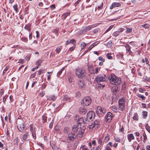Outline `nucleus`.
Here are the masks:
<instances>
[{
	"label": "nucleus",
	"instance_id": "1",
	"mask_svg": "<svg viewBox=\"0 0 150 150\" xmlns=\"http://www.w3.org/2000/svg\"><path fill=\"white\" fill-rule=\"evenodd\" d=\"M109 80L111 83L114 84L115 85L117 86L120 84L121 83V79L120 78L116 77L114 74H111L109 77Z\"/></svg>",
	"mask_w": 150,
	"mask_h": 150
},
{
	"label": "nucleus",
	"instance_id": "2",
	"mask_svg": "<svg viewBox=\"0 0 150 150\" xmlns=\"http://www.w3.org/2000/svg\"><path fill=\"white\" fill-rule=\"evenodd\" d=\"M76 74L79 78L82 79L85 76L86 72L83 69L78 68L76 69Z\"/></svg>",
	"mask_w": 150,
	"mask_h": 150
},
{
	"label": "nucleus",
	"instance_id": "3",
	"mask_svg": "<svg viewBox=\"0 0 150 150\" xmlns=\"http://www.w3.org/2000/svg\"><path fill=\"white\" fill-rule=\"evenodd\" d=\"M91 102V100L89 97H84L81 101V103L83 106H88L90 105Z\"/></svg>",
	"mask_w": 150,
	"mask_h": 150
},
{
	"label": "nucleus",
	"instance_id": "4",
	"mask_svg": "<svg viewBox=\"0 0 150 150\" xmlns=\"http://www.w3.org/2000/svg\"><path fill=\"white\" fill-rule=\"evenodd\" d=\"M95 79L97 83H98L106 81L107 77L104 74H99L95 78Z\"/></svg>",
	"mask_w": 150,
	"mask_h": 150
},
{
	"label": "nucleus",
	"instance_id": "5",
	"mask_svg": "<svg viewBox=\"0 0 150 150\" xmlns=\"http://www.w3.org/2000/svg\"><path fill=\"white\" fill-rule=\"evenodd\" d=\"M100 120H96L94 121L91 125H90L88 127L90 129H93L94 128L95 129H97L100 127Z\"/></svg>",
	"mask_w": 150,
	"mask_h": 150
},
{
	"label": "nucleus",
	"instance_id": "6",
	"mask_svg": "<svg viewBox=\"0 0 150 150\" xmlns=\"http://www.w3.org/2000/svg\"><path fill=\"white\" fill-rule=\"evenodd\" d=\"M95 114L94 112L92 111H89L87 114V121H89L90 120H93V119L94 118Z\"/></svg>",
	"mask_w": 150,
	"mask_h": 150
},
{
	"label": "nucleus",
	"instance_id": "7",
	"mask_svg": "<svg viewBox=\"0 0 150 150\" xmlns=\"http://www.w3.org/2000/svg\"><path fill=\"white\" fill-rule=\"evenodd\" d=\"M125 99L122 98L121 99L119 100L118 101L119 108L122 111L125 109Z\"/></svg>",
	"mask_w": 150,
	"mask_h": 150
},
{
	"label": "nucleus",
	"instance_id": "8",
	"mask_svg": "<svg viewBox=\"0 0 150 150\" xmlns=\"http://www.w3.org/2000/svg\"><path fill=\"white\" fill-rule=\"evenodd\" d=\"M113 117V115L110 112H108L105 116V118L106 121L109 122L111 121Z\"/></svg>",
	"mask_w": 150,
	"mask_h": 150
},
{
	"label": "nucleus",
	"instance_id": "9",
	"mask_svg": "<svg viewBox=\"0 0 150 150\" xmlns=\"http://www.w3.org/2000/svg\"><path fill=\"white\" fill-rule=\"evenodd\" d=\"M97 24H94L86 26L85 28L82 30V32L83 33H86L90 30L92 28H94L97 26Z\"/></svg>",
	"mask_w": 150,
	"mask_h": 150
},
{
	"label": "nucleus",
	"instance_id": "10",
	"mask_svg": "<svg viewBox=\"0 0 150 150\" xmlns=\"http://www.w3.org/2000/svg\"><path fill=\"white\" fill-rule=\"evenodd\" d=\"M30 130L32 134V136L33 137L34 139H35L36 138V130L35 127L33 126H30Z\"/></svg>",
	"mask_w": 150,
	"mask_h": 150
},
{
	"label": "nucleus",
	"instance_id": "11",
	"mask_svg": "<svg viewBox=\"0 0 150 150\" xmlns=\"http://www.w3.org/2000/svg\"><path fill=\"white\" fill-rule=\"evenodd\" d=\"M106 112L105 109L100 106H97L96 112L100 114H103Z\"/></svg>",
	"mask_w": 150,
	"mask_h": 150
},
{
	"label": "nucleus",
	"instance_id": "12",
	"mask_svg": "<svg viewBox=\"0 0 150 150\" xmlns=\"http://www.w3.org/2000/svg\"><path fill=\"white\" fill-rule=\"evenodd\" d=\"M17 128H18L20 131L22 132L23 131L26 129V128L25 125H24L23 122L21 124H18Z\"/></svg>",
	"mask_w": 150,
	"mask_h": 150
},
{
	"label": "nucleus",
	"instance_id": "13",
	"mask_svg": "<svg viewBox=\"0 0 150 150\" xmlns=\"http://www.w3.org/2000/svg\"><path fill=\"white\" fill-rule=\"evenodd\" d=\"M77 135L75 134H73L71 133L69 134L67 137V139L70 141H73L74 140V139L76 137Z\"/></svg>",
	"mask_w": 150,
	"mask_h": 150
},
{
	"label": "nucleus",
	"instance_id": "14",
	"mask_svg": "<svg viewBox=\"0 0 150 150\" xmlns=\"http://www.w3.org/2000/svg\"><path fill=\"white\" fill-rule=\"evenodd\" d=\"M87 121L86 118H81L79 119L77 121V124H81L82 123L85 124L86 123V122Z\"/></svg>",
	"mask_w": 150,
	"mask_h": 150
},
{
	"label": "nucleus",
	"instance_id": "15",
	"mask_svg": "<svg viewBox=\"0 0 150 150\" xmlns=\"http://www.w3.org/2000/svg\"><path fill=\"white\" fill-rule=\"evenodd\" d=\"M88 69L89 72L91 74H95L94 69V67L91 64H88L87 65Z\"/></svg>",
	"mask_w": 150,
	"mask_h": 150
},
{
	"label": "nucleus",
	"instance_id": "16",
	"mask_svg": "<svg viewBox=\"0 0 150 150\" xmlns=\"http://www.w3.org/2000/svg\"><path fill=\"white\" fill-rule=\"evenodd\" d=\"M121 6V4L120 3L118 2H113V3L111 5L110 7V9H112L116 7H119Z\"/></svg>",
	"mask_w": 150,
	"mask_h": 150
},
{
	"label": "nucleus",
	"instance_id": "17",
	"mask_svg": "<svg viewBox=\"0 0 150 150\" xmlns=\"http://www.w3.org/2000/svg\"><path fill=\"white\" fill-rule=\"evenodd\" d=\"M79 113L82 115L85 114L87 112V110L86 109L84 108H80L79 110Z\"/></svg>",
	"mask_w": 150,
	"mask_h": 150
},
{
	"label": "nucleus",
	"instance_id": "18",
	"mask_svg": "<svg viewBox=\"0 0 150 150\" xmlns=\"http://www.w3.org/2000/svg\"><path fill=\"white\" fill-rule=\"evenodd\" d=\"M119 88V87L117 86L114 85L112 87V90L114 94H116L117 91L118 90Z\"/></svg>",
	"mask_w": 150,
	"mask_h": 150
},
{
	"label": "nucleus",
	"instance_id": "19",
	"mask_svg": "<svg viewBox=\"0 0 150 150\" xmlns=\"http://www.w3.org/2000/svg\"><path fill=\"white\" fill-rule=\"evenodd\" d=\"M84 130V129H80L78 133V136L79 137L81 138L83 136V132Z\"/></svg>",
	"mask_w": 150,
	"mask_h": 150
},
{
	"label": "nucleus",
	"instance_id": "20",
	"mask_svg": "<svg viewBox=\"0 0 150 150\" xmlns=\"http://www.w3.org/2000/svg\"><path fill=\"white\" fill-rule=\"evenodd\" d=\"M57 97L55 96L54 95H50L49 96L48 98L47 99V100H49V101H54L55 100L56 98Z\"/></svg>",
	"mask_w": 150,
	"mask_h": 150
},
{
	"label": "nucleus",
	"instance_id": "21",
	"mask_svg": "<svg viewBox=\"0 0 150 150\" xmlns=\"http://www.w3.org/2000/svg\"><path fill=\"white\" fill-rule=\"evenodd\" d=\"M125 47L126 48L127 52L129 53V54H130L132 52L130 50L131 48L130 46L128 44H126Z\"/></svg>",
	"mask_w": 150,
	"mask_h": 150
},
{
	"label": "nucleus",
	"instance_id": "22",
	"mask_svg": "<svg viewBox=\"0 0 150 150\" xmlns=\"http://www.w3.org/2000/svg\"><path fill=\"white\" fill-rule=\"evenodd\" d=\"M134 137L132 134H130L128 135V139L129 142H131L132 140L134 139Z\"/></svg>",
	"mask_w": 150,
	"mask_h": 150
},
{
	"label": "nucleus",
	"instance_id": "23",
	"mask_svg": "<svg viewBox=\"0 0 150 150\" xmlns=\"http://www.w3.org/2000/svg\"><path fill=\"white\" fill-rule=\"evenodd\" d=\"M70 14V12H67L64 13L62 16V18L63 20H65L66 18Z\"/></svg>",
	"mask_w": 150,
	"mask_h": 150
},
{
	"label": "nucleus",
	"instance_id": "24",
	"mask_svg": "<svg viewBox=\"0 0 150 150\" xmlns=\"http://www.w3.org/2000/svg\"><path fill=\"white\" fill-rule=\"evenodd\" d=\"M78 126L79 125H75L74 126L72 127V131L74 132H76L78 130Z\"/></svg>",
	"mask_w": 150,
	"mask_h": 150
},
{
	"label": "nucleus",
	"instance_id": "25",
	"mask_svg": "<svg viewBox=\"0 0 150 150\" xmlns=\"http://www.w3.org/2000/svg\"><path fill=\"white\" fill-rule=\"evenodd\" d=\"M70 100V98L67 96H64L63 98V100L64 101L69 102Z\"/></svg>",
	"mask_w": 150,
	"mask_h": 150
},
{
	"label": "nucleus",
	"instance_id": "26",
	"mask_svg": "<svg viewBox=\"0 0 150 150\" xmlns=\"http://www.w3.org/2000/svg\"><path fill=\"white\" fill-rule=\"evenodd\" d=\"M31 25L30 24H28V25H26L25 27V29L28 30V31H30L31 30Z\"/></svg>",
	"mask_w": 150,
	"mask_h": 150
},
{
	"label": "nucleus",
	"instance_id": "27",
	"mask_svg": "<svg viewBox=\"0 0 150 150\" xmlns=\"http://www.w3.org/2000/svg\"><path fill=\"white\" fill-rule=\"evenodd\" d=\"M142 115L143 118L144 119L146 118L147 115V112L145 111H143L142 112Z\"/></svg>",
	"mask_w": 150,
	"mask_h": 150
},
{
	"label": "nucleus",
	"instance_id": "28",
	"mask_svg": "<svg viewBox=\"0 0 150 150\" xmlns=\"http://www.w3.org/2000/svg\"><path fill=\"white\" fill-rule=\"evenodd\" d=\"M138 116L137 113H135L134 114V116L133 117V119L134 120H138Z\"/></svg>",
	"mask_w": 150,
	"mask_h": 150
},
{
	"label": "nucleus",
	"instance_id": "29",
	"mask_svg": "<svg viewBox=\"0 0 150 150\" xmlns=\"http://www.w3.org/2000/svg\"><path fill=\"white\" fill-rule=\"evenodd\" d=\"M112 45V41L111 40H110L106 44V46L107 47H110Z\"/></svg>",
	"mask_w": 150,
	"mask_h": 150
},
{
	"label": "nucleus",
	"instance_id": "30",
	"mask_svg": "<svg viewBox=\"0 0 150 150\" xmlns=\"http://www.w3.org/2000/svg\"><path fill=\"white\" fill-rule=\"evenodd\" d=\"M69 131V129L68 127H65L64 129V132L65 134H67Z\"/></svg>",
	"mask_w": 150,
	"mask_h": 150
},
{
	"label": "nucleus",
	"instance_id": "31",
	"mask_svg": "<svg viewBox=\"0 0 150 150\" xmlns=\"http://www.w3.org/2000/svg\"><path fill=\"white\" fill-rule=\"evenodd\" d=\"M62 49V47H57L55 51L57 53H59L60 52Z\"/></svg>",
	"mask_w": 150,
	"mask_h": 150
},
{
	"label": "nucleus",
	"instance_id": "32",
	"mask_svg": "<svg viewBox=\"0 0 150 150\" xmlns=\"http://www.w3.org/2000/svg\"><path fill=\"white\" fill-rule=\"evenodd\" d=\"M98 140L99 145H100V146H101L102 144V139L100 137L98 139Z\"/></svg>",
	"mask_w": 150,
	"mask_h": 150
},
{
	"label": "nucleus",
	"instance_id": "33",
	"mask_svg": "<svg viewBox=\"0 0 150 150\" xmlns=\"http://www.w3.org/2000/svg\"><path fill=\"white\" fill-rule=\"evenodd\" d=\"M126 89V86L125 83L122 85V88L121 91L122 92L124 93L125 92Z\"/></svg>",
	"mask_w": 150,
	"mask_h": 150
},
{
	"label": "nucleus",
	"instance_id": "34",
	"mask_svg": "<svg viewBox=\"0 0 150 150\" xmlns=\"http://www.w3.org/2000/svg\"><path fill=\"white\" fill-rule=\"evenodd\" d=\"M14 144L16 145H18V137H16L13 140Z\"/></svg>",
	"mask_w": 150,
	"mask_h": 150
},
{
	"label": "nucleus",
	"instance_id": "35",
	"mask_svg": "<svg viewBox=\"0 0 150 150\" xmlns=\"http://www.w3.org/2000/svg\"><path fill=\"white\" fill-rule=\"evenodd\" d=\"M81 49H83L86 46V44L84 42H82L81 44Z\"/></svg>",
	"mask_w": 150,
	"mask_h": 150
},
{
	"label": "nucleus",
	"instance_id": "36",
	"mask_svg": "<svg viewBox=\"0 0 150 150\" xmlns=\"http://www.w3.org/2000/svg\"><path fill=\"white\" fill-rule=\"evenodd\" d=\"M137 96L141 98L142 100H144L145 99V98L144 96L142 95H141L140 94H138Z\"/></svg>",
	"mask_w": 150,
	"mask_h": 150
},
{
	"label": "nucleus",
	"instance_id": "37",
	"mask_svg": "<svg viewBox=\"0 0 150 150\" xmlns=\"http://www.w3.org/2000/svg\"><path fill=\"white\" fill-rule=\"evenodd\" d=\"M13 7L15 11L17 13L18 12V5L17 4L14 5L13 6Z\"/></svg>",
	"mask_w": 150,
	"mask_h": 150
},
{
	"label": "nucleus",
	"instance_id": "38",
	"mask_svg": "<svg viewBox=\"0 0 150 150\" xmlns=\"http://www.w3.org/2000/svg\"><path fill=\"white\" fill-rule=\"evenodd\" d=\"M52 147L53 150H61L57 147L55 146L54 145H53L52 146Z\"/></svg>",
	"mask_w": 150,
	"mask_h": 150
},
{
	"label": "nucleus",
	"instance_id": "39",
	"mask_svg": "<svg viewBox=\"0 0 150 150\" xmlns=\"http://www.w3.org/2000/svg\"><path fill=\"white\" fill-rule=\"evenodd\" d=\"M42 62V60L39 59L37 61L36 63V64L39 66L40 65V64Z\"/></svg>",
	"mask_w": 150,
	"mask_h": 150
},
{
	"label": "nucleus",
	"instance_id": "40",
	"mask_svg": "<svg viewBox=\"0 0 150 150\" xmlns=\"http://www.w3.org/2000/svg\"><path fill=\"white\" fill-rule=\"evenodd\" d=\"M47 117L45 115H43L42 116V120L43 122H45L47 121Z\"/></svg>",
	"mask_w": 150,
	"mask_h": 150
},
{
	"label": "nucleus",
	"instance_id": "41",
	"mask_svg": "<svg viewBox=\"0 0 150 150\" xmlns=\"http://www.w3.org/2000/svg\"><path fill=\"white\" fill-rule=\"evenodd\" d=\"M120 34V32L118 31H116L113 34V36L116 37L117 36H118Z\"/></svg>",
	"mask_w": 150,
	"mask_h": 150
},
{
	"label": "nucleus",
	"instance_id": "42",
	"mask_svg": "<svg viewBox=\"0 0 150 150\" xmlns=\"http://www.w3.org/2000/svg\"><path fill=\"white\" fill-rule=\"evenodd\" d=\"M64 70V68H62L59 71L57 74V76H59L62 73V71Z\"/></svg>",
	"mask_w": 150,
	"mask_h": 150
},
{
	"label": "nucleus",
	"instance_id": "43",
	"mask_svg": "<svg viewBox=\"0 0 150 150\" xmlns=\"http://www.w3.org/2000/svg\"><path fill=\"white\" fill-rule=\"evenodd\" d=\"M81 93L79 91H77L76 93L75 97L76 98H79L80 97Z\"/></svg>",
	"mask_w": 150,
	"mask_h": 150
},
{
	"label": "nucleus",
	"instance_id": "44",
	"mask_svg": "<svg viewBox=\"0 0 150 150\" xmlns=\"http://www.w3.org/2000/svg\"><path fill=\"white\" fill-rule=\"evenodd\" d=\"M132 29L127 28V30L126 31V33H128L132 32Z\"/></svg>",
	"mask_w": 150,
	"mask_h": 150
},
{
	"label": "nucleus",
	"instance_id": "45",
	"mask_svg": "<svg viewBox=\"0 0 150 150\" xmlns=\"http://www.w3.org/2000/svg\"><path fill=\"white\" fill-rule=\"evenodd\" d=\"M111 54L108 53L107 54V57L108 59H111L112 58V57L110 55Z\"/></svg>",
	"mask_w": 150,
	"mask_h": 150
},
{
	"label": "nucleus",
	"instance_id": "46",
	"mask_svg": "<svg viewBox=\"0 0 150 150\" xmlns=\"http://www.w3.org/2000/svg\"><path fill=\"white\" fill-rule=\"evenodd\" d=\"M113 27V25H111L110 26V27H109V28H108L107 30H106V31H105V33H106V32H108V31H109V30H110Z\"/></svg>",
	"mask_w": 150,
	"mask_h": 150
},
{
	"label": "nucleus",
	"instance_id": "47",
	"mask_svg": "<svg viewBox=\"0 0 150 150\" xmlns=\"http://www.w3.org/2000/svg\"><path fill=\"white\" fill-rule=\"evenodd\" d=\"M28 136V133H26L25 134H24L23 137V139L24 140H26L27 139V137Z\"/></svg>",
	"mask_w": 150,
	"mask_h": 150
},
{
	"label": "nucleus",
	"instance_id": "48",
	"mask_svg": "<svg viewBox=\"0 0 150 150\" xmlns=\"http://www.w3.org/2000/svg\"><path fill=\"white\" fill-rule=\"evenodd\" d=\"M146 129L150 133V126L147 125L145 127Z\"/></svg>",
	"mask_w": 150,
	"mask_h": 150
},
{
	"label": "nucleus",
	"instance_id": "49",
	"mask_svg": "<svg viewBox=\"0 0 150 150\" xmlns=\"http://www.w3.org/2000/svg\"><path fill=\"white\" fill-rule=\"evenodd\" d=\"M21 40L25 42H27L28 41L27 38L25 37H23L21 39Z\"/></svg>",
	"mask_w": 150,
	"mask_h": 150
},
{
	"label": "nucleus",
	"instance_id": "50",
	"mask_svg": "<svg viewBox=\"0 0 150 150\" xmlns=\"http://www.w3.org/2000/svg\"><path fill=\"white\" fill-rule=\"evenodd\" d=\"M105 86V84L102 83V84L99 83L98 84V87L100 88H103Z\"/></svg>",
	"mask_w": 150,
	"mask_h": 150
},
{
	"label": "nucleus",
	"instance_id": "51",
	"mask_svg": "<svg viewBox=\"0 0 150 150\" xmlns=\"http://www.w3.org/2000/svg\"><path fill=\"white\" fill-rule=\"evenodd\" d=\"M99 43V42L98 41L94 43H93L91 45L93 46V47H94L96 45L98 44Z\"/></svg>",
	"mask_w": 150,
	"mask_h": 150
},
{
	"label": "nucleus",
	"instance_id": "52",
	"mask_svg": "<svg viewBox=\"0 0 150 150\" xmlns=\"http://www.w3.org/2000/svg\"><path fill=\"white\" fill-rule=\"evenodd\" d=\"M75 40L74 39H71L69 41V42H70V43L74 44V45L75 44Z\"/></svg>",
	"mask_w": 150,
	"mask_h": 150
},
{
	"label": "nucleus",
	"instance_id": "53",
	"mask_svg": "<svg viewBox=\"0 0 150 150\" xmlns=\"http://www.w3.org/2000/svg\"><path fill=\"white\" fill-rule=\"evenodd\" d=\"M93 46L91 45L88 48L87 50L85 52H87L88 51H90L93 48Z\"/></svg>",
	"mask_w": 150,
	"mask_h": 150
},
{
	"label": "nucleus",
	"instance_id": "54",
	"mask_svg": "<svg viewBox=\"0 0 150 150\" xmlns=\"http://www.w3.org/2000/svg\"><path fill=\"white\" fill-rule=\"evenodd\" d=\"M53 123V120L52 119V120L50 124V125H49L50 128H52Z\"/></svg>",
	"mask_w": 150,
	"mask_h": 150
},
{
	"label": "nucleus",
	"instance_id": "55",
	"mask_svg": "<svg viewBox=\"0 0 150 150\" xmlns=\"http://www.w3.org/2000/svg\"><path fill=\"white\" fill-rule=\"evenodd\" d=\"M109 140V137L106 136L105 137V138L104 141L106 143V142H107Z\"/></svg>",
	"mask_w": 150,
	"mask_h": 150
},
{
	"label": "nucleus",
	"instance_id": "56",
	"mask_svg": "<svg viewBox=\"0 0 150 150\" xmlns=\"http://www.w3.org/2000/svg\"><path fill=\"white\" fill-rule=\"evenodd\" d=\"M40 95L41 97L45 95V93L44 91H42L40 94Z\"/></svg>",
	"mask_w": 150,
	"mask_h": 150
},
{
	"label": "nucleus",
	"instance_id": "57",
	"mask_svg": "<svg viewBox=\"0 0 150 150\" xmlns=\"http://www.w3.org/2000/svg\"><path fill=\"white\" fill-rule=\"evenodd\" d=\"M114 140L116 142H120V139L119 137H115L114 139Z\"/></svg>",
	"mask_w": 150,
	"mask_h": 150
},
{
	"label": "nucleus",
	"instance_id": "58",
	"mask_svg": "<svg viewBox=\"0 0 150 150\" xmlns=\"http://www.w3.org/2000/svg\"><path fill=\"white\" fill-rule=\"evenodd\" d=\"M149 26L148 24H145L143 25V27L145 28H149Z\"/></svg>",
	"mask_w": 150,
	"mask_h": 150
},
{
	"label": "nucleus",
	"instance_id": "59",
	"mask_svg": "<svg viewBox=\"0 0 150 150\" xmlns=\"http://www.w3.org/2000/svg\"><path fill=\"white\" fill-rule=\"evenodd\" d=\"M124 30L125 29L124 28H120L119 29L118 31H119L120 33V32H122L124 31Z\"/></svg>",
	"mask_w": 150,
	"mask_h": 150
},
{
	"label": "nucleus",
	"instance_id": "60",
	"mask_svg": "<svg viewBox=\"0 0 150 150\" xmlns=\"http://www.w3.org/2000/svg\"><path fill=\"white\" fill-rule=\"evenodd\" d=\"M36 33L37 34L36 35V37L37 38H38L40 37V35L39 34V32L38 31H36Z\"/></svg>",
	"mask_w": 150,
	"mask_h": 150
},
{
	"label": "nucleus",
	"instance_id": "61",
	"mask_svg": "<svg viewBox=\"0 0 150 150\" xmlns=\"http://www.w3.org/2000/svg\"><path fill=\"white\" fill-rule=\"evenodd\" d=\"M139 91L140 92L144 93V90L143 88H139Z\"/></svg>",
	"mask_w": 150,
	"mask_h": 150
},
{
	"label": "nucleus",
	"instance_id": "62",
	"mask_svg": "<svg viewBox=\"0 0 150 150\" xmlns=\"http://www.w3.org/2000/svg\"><path fill=\"white\" fill-rule=\"evenodd\" d=\"M50 8L52 9H53L55 8V5L52 4L50 6Z\"/></svg>",
	"mask_w": 150,
	"mask_h": 150
},
{
	"label": "nucleus",
	"instance_id": "63",
	"mask_svg": "<svg viewBox=\"0 0 150 150\" xmlns=\"http://www.w3.org/2000/svg\"><path fill=\"white\" fill-rule=\"evenodd\" d=\"M81 148H82V150H87V148L85 146H81Z\"/></svg>",
	"mask_w": 150,
	"mask_h": 150
},
{
	"label": "nucleus",
	"instance_id": "64",
	"mask_svg": "<svg viewBox=\"0 0 150 150\" xmlns=\"http://www.w3.org/2000/svg\"><path fill=\"white\" fill-rule=\"evenodd\" d=\"M146 150H150V146H147L146 147Z\"/></svg>",
	"mask_w": 150,
	"mask_h": 150
}]
</instances>
